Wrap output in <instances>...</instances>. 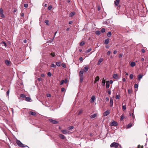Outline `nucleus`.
<instances>
[{
    "label": "nucleus",
    "mask_w": 148,
    "mask_h": 148,
    "mask_svg": "<svg viewBox=\"0 0 148 148\" xmlns=\"http://www.w3.org/2000/svg\"><path fill=\"white\" fill-rule=\"evenodd\" d=\"M111 147H114L115 148H121V146L119 144L115 142L112 143L110 145Z\"/></svg>",
    "instance_id": "1"
},
{
    "label": "nucleus",
    "mask_w": 148,
    "mask_h": 148,
    "mask_svg": "<svg viewBox=\"0 0 148 148\" xmlns=\"http://www.w3.org/2000/svg\"><path fill=\"white\" fill-rule=\"evenodd\" d=\"M16 143L19 146V147H28L26 145H24L23 144L20 140H17L16 141Z\"/></svg>",
    "instance_id": "2"
},
{
    "label": "nucleus",
    "mask_w": 148,
    "mask_h": 148,
    "mask_svg": "<svg viewBox=\"0 0 148 148\" xmlns=\"http://www.w3.org/2000/svg\"><path fill=\"white\" fill-rule=\"evenodd\" d=\"M0 15L1 17L2 18H4L5 17V16L3 14V10L1 8H0Z\"/></svg>",
    "instance_id": "3"
},
{
    "label": "nucleus",
    "mask_w": 148,
    "mask_h": 148,
    "mask_svg": "<svg viewBox=\"0 0 148 148\" xmlns=\"http://www.w3.org/2000/svg\"><path fill=\"white\" fill-rule=\"evenodd\" d=\"M118 125L117 123L115 121H112L110 124V125L111 126H117Z\"/></svg>",
    "instance_id": "4"
},
{
    "label": "nucleus",
    "mask_w": 148,
    "mask_h": 148,
    "mask_svg": "<svg viewBox=\"0 0 148 148\" xmlns=\"http://www.w3.org/2000/svg\"><path fill=\"white\" fill-rule=\"evenodd\" d=\"M49 121L51 123L53 124H56L58 123V122L55 120H53L52 119H49Z\"/></svg>",
    "instance_id": "5"
},
{
    "label": "nucleus",
    "mask_w": 148,
    "mask_h": 148,
    "mask_svg": "<svg viewBox=\"0 0 148 148\" xmlns=\"http://www.w3.org/2000/svg\"><path fill=\"white\" fill-rule=\"evenodd\" d=\"M95 99V97L94 95L92 96L90 99V102L91 103H93Z\"/></svg>",
    "instance_id": "6"
},
{
    "label": "nucleus",
    "mask_w": 148,
    "mask_h": 148,
    "mask_svg": "<svg viewBox=\"0 0 148 148\" xmlns=\"http://www.w3.org/2000/svg\"><path fill=\"white\" fill-rule=\"evenodd\" d=\"M110 112L109 110H107L105 112L103 113V116H107L109 114Z\"/></svg>",
    "instance_id": "7"
},
{
    "label": "nucleus",
    "mask_w": 148,
    "mask_h": 148,
    "mask_svg": "<svg viewBox=\"0 0 148 148\" xmlns=\"http://www.w3.org/2000/svg\"><path fill=\"white\" fill-rule=\"evenodd\" d=\"M120 0H116L114 1V4L115 6H117L119 3Z\"/></svg>",
    "instance_id": "8"
},
{
    "label": "nucleus",
    "mask_w": 148,
    "mask_h": 148,
    "mask_svg": "<svg viewBox=\"0 0 148 148\" xmlns=\"http://www.w3.org/2000/svg\"><path fill=\"white\" fill-rule=\"evenodd\" d=\"M113 105V100L112 98H111L110 99V107H112Z\"/></svg>",
    "instance_id": "9"
},
{
    "label": "nucleus",
    "mask_w": 148,
    "mask_h": 148,
    "mask_svg": "<svg viewBox=\"0 0 148 148\" xmlns=\"http://www.w3.org/2000/svg\"><path fill=\"white\" fill-rule=\"evenodd\" d=\"M29 114L33 115V116H35L36 115V113L35 112H32V111H30L29 112Z\"/></svg>",
    "instance_id": "10"
},
{
    "label": "nucleus",
    "mask_w": 148,
    "mask_h": 148,
    "mask_svg": "<svg viewBox=\"0 0 148 148\" xmlns=\"http://www.w3.org/2000/svg\"><path fill=\"white\" fill-rule=\"evenodd\" d=\"M113 78L115 79H117L118 78V75L117 74H114L113 75Z\"/></svg>",
    "instance_id": "11"
},
{
    "label": "nucleus",
    "mask_w": 148,
    "mask_h": 148,
    "mask_svg": "<svg viewBox=\"0 0 148 148\" xmlns=\"http://www.w3.org/2000/svg\"><path fill=\"white\" fill-rule=\"evenodd\" d=\"M59 136L60 138L63 139H65V136L62 134H59Z\"/></svg>",
    "instance_id": "12"
},
{
    "label": "nucleus",
    "mask_w": 148,
    "mask_h": 148,
    "mask_svg": "<svg viewBox=\"0 0 148 148\" xmlns=\"http://www.w3.org/2000/svg\"><path fill=\"white\" fill-rule=\"evenodd\" d=\"M61 132L63 134H67L69 132L66 130H62Z\"/></svg>",
    "instance_id": "13"
},
{
    "label": "nucleus",
    "mask_w": 148,
    "mask_h": 148,
    "mask_svg": "<svg viewBox=\"0 0 148 148\" xmlns=\"http://www.w3.org/2000/svg\"><path fill=\"white\" fill-rule=\"evenodd\" d=\"M97 116L96 114H94L90 116V119H93L95 117Z\"/></svg>",
    "instance_id": "14"
},
{
    "label": "nucleus",
    "mask_w": 148,
    "mask_h": 148,
    "mask_svg": "<svg viewBox=\"0 0 148 148\" xmlns=\"http://www.w3.org/2000/svg\"><path fill=\"white\" fill-rule=\"evenodd\" d=\"M79 76L80 77V82H82L83 81L84 78L83 75H80Z\"/></svg>",
    "instance_id": "15"
},
{
    "label": "nucleus",
    "mask_w": 148,
    "mask_h": 148,
    "mask_svg": "<svg viewBox=\"0 0 148 148\" xmlns=\"http://www.w3.org/2000/svg\"><path fill=\"white\" fill-rule=\"evenodd\" d=\"M103 59L102 58H100L99 61H98V65H99L103 61Z\"/></svg>",
    "instance_id": "16"
},
{
    "label": "nucleus",
    "mask_w": 148,
    "mask_h": 148,
    "mask_svg": "<svg viewBox=\"0 0 148 148\" xmlns=\"http://www.w3.org/2000/svg\"><path fill=\"white\" fill-rule=\"evenodd\" d=\"M109 42V38H108L106 39L105 41L104 44L106 45L108 44Z\"/></svg>",
    "instance_id": "17"
},
{
    "label": "nucleus",
    "mask_w": 148,
    "mask_h": 148,
    "mask_svg": "<svg viewBox=\"0 0 148 148\" xmlns=\"http://www.w3.org/2000/svg\"><path fill=\"white\" fill-rule=\"evenodd\" d=\"M5 64L8 65L10 64V62L8 60H5Z\"/></svg>",
    "instance_id": "18"
},
{
    "label": "nucleus",
    "mask_w": 148,
    "mask_h": 148,
    "mask_svg": "<svg viewBox=\"0 0 148 148\" xmlns=\"http://www.w3.org/2000/svg\"><path fill=\"white\" fill-rule=\"evenodd\" d=\"M31 100L30 98L29 97H26L25 98V100L27 101H29Z\"/></svg>",
    "instance_id": "19"
},
{
    "label": "nucleus",
    "mask_w": 148,
    "mask_h": 148,
    "mask_svg": "<svg viewBox=\"0 0 148 148\" xmlns=\"http://www.w3.org/2000/svg\"><path fill=\"white\" fill-rule=\"evenodd\" d=\"M130 65L131 66L133 67L135 66L136 64L134 62H131Z\"/></svg>",
    "instance_id": "20"
},
{
    "label": "nucleus",
    "mask_w": 148,
    "mask_h": 148,
    "mask_svg": "<svg viewBox=\"0 0 148 148\" xmlns=\"http://www.w3.org/2000/svg\"><path fill=\"white\" fill-rule=\"evenodd\" d=\"M105 84V80L104 78L102 79V84L103 86H104Z\"/></svg>",
    "instance_id": "21"
},
{
    "label": "nucleus",
    "mask_w": 148,
    "mask_h": 148,
    "mask_svg": "<svg viewBox=\"0 0 148 148\" xmlns=\"http://www.w3.org/2000/svg\"><path fill=\"white\" fill-rule=\"evenodd\" d=\"M88 70V68L87 66H85L84 68L83 71L85 72L87 71Z\"/></svg>",
    "instance_id": "22"
},
{
    "label": "nucleus",
    "mask_w": 148,
    "mask_h": 148,
    "mask_svg": "<svg viewBox=\"0 0 148 148\" xmlns=\"http://www.w3.org/2000/svg\"><path fill=\"white\" fill-rule=\"evenodd\" d=\"M143 75H141V74H139L138 75V79L139 80H140V79L142 77Z\"/></svg>",
    "instance_id": "23"
},
{
    "label": "nucleus",
    "mask_w": 148,
    "mask_h": 148,
    "mask_svg": "<svg viewBox=\"0 0 148 148\" xmlns=\"http://www.w3.org/2000/svg\"><path fill=\"white\" fill-rule=\"evenodd\" d=\"M75 13L74 12H72L69 14V16L73 17L75 14Z\"/></svg>",
    "instance_id": "24"
},
{
    "label": "nucleus",
    "mask_w": 148,
    "mask_h": 148,
    "mask_svg": "<svg viewBox=\"0 0 148 148\" xmlns=\"http://www.w3.org/2000/svg\"><path fill=\"white\" fill-rule=\"evenodd\" d=\"M99 79V77L98 76H97L96 77L95 79L94 82L95 83L97 82L98 81Z\"/></svg>",
    "instance_id": "25"
},
{
    "label": "nucleus",
    "mask_w": 148,
    "mask_h": 148,
    "mask_svg": "<svg viewBox=\"0 0 148 148\" xmlns=\"http://www.w3.org/2000/svg\"><path fill=\"white\" fill-rule=\"evenodd\" d=\"M109 81H107L106 82V87L107 88H108L109 87Z\"/></svg>",
    "instance_id": "26"
},
{
    "label": "nucleus",
    "mask_w": 148,
    "mask_h": 148,
    "mask_svg": "<svg viewBox=\"0 0 148 148\" xmlns=\"http://www.w3.org/2000/svg\"><path fill=\"white\" fill-rule=\"evenodd\" d=\"M107 36L108 37H110L111 36V33L110 32H108L107 34Z\"/></svg>",
    "instance_id": "27"
},
{
    "label": "nucleus",
    "mask_w": 148,
    "mask_h": 148,
    "mask_svg": "<svg viewBox=\"0 0 148 148\" xmlns=\"http://www.w3.org/2000/svg\"><path fill=\"white\" fill-rule=\"evenodd\" d=\"M84 73V71L82 70H81L79 73V76L80 75H83V74Z\"/></svg>",
    "instance_id": "28"
},
{
    "label": "nucleus",
    "mask_w": 148,
    "mask_h": 148,
    "mask_svg": "<svg viewBox=\"0 0 148 148\" xmlns=\"http://www.w3.org/2000/svg\"><path fill=\"white\" fill-rule=\"evenodd\" d=\"M85 44V42L84 41H82L80 43V46H83Z\"/></svg>",
    "instance_id": "29"
},
{
    "label": "nucleus",
    "mask_w": 148,
    "mask_h": 148,
    "mask_svg": "<svg viewBox=\"0 0 148 148\" xmlns=\"http://www.w3.org/2000/svg\"><path fill=\"white\" fill-rule=\"evenodd\" d=\"M56 64L58 66H60L61 65V62H57L56 63Z\"/></svg>",
    "instance_id": "30"
},
{
    "label": "nucleus",
    "mask_w": 148,
    "mask_h": 148,
    "mask_svg": "<svg viewBox=\"0 0 148 148\" xmlns=\"http://www.w3.org/2000/svg\"><path fill=\"white\" fill-rule=\"evenodd\" d=\"M83 110H80L78 112V115H80L83 112Z\"/></svg>",
    "instance_id": "31"
},
{
    "label": "nucleus",
    "mask_w": 148,
    "mask_h": 148,
    "mask_svg": "<svg viewBox=\"0 0 148 148\" xmlns=\"http://www.w3.org/2000/svg\"><path fill=\"white\" fill-rule=\"evenodd\" d=\"M20 97H22V98H24V97L25 98V97H26L25 95L23 94H21L20 95Z\"/></svg>",
    "instance_id": "32"
},
{
    "label": "nucleus",
    "mask_w": 148,
    "mask_h": 148,
    "mask_svg": "<svg viewBox=\"0 0 148 148\" xmlns=\"http://www.w3.org/2000/svg\"><path fill=\"white\" fill-rule=\"evenodd\" d=\"M51 67H53V68H55L56 67V65H55L54 64H52L51 65Z\"/></svg>",
    "instance_id": "33"
},
{
    "label": "nucleus",
    "mask_w": 148,
    "mask_h": 148,
    "mask_svg": "<svg viewBox=\"0 0 148 148\" xmlns=\"http://www.w3.org/2000/svg\"><path fill=\"white\" fill-rule=\"evenodd\" d=\"M124 118V116L123 114H122L120 118V120L121 121H122Z\"/></svg>",
    "instance_id": "34"
},
{
    "label": "nucleus",
    "mask_w": 148,
    "mask_h": 148,
    "mask_svg": "<svg viewBox=\"0 0 148 148\" xmlns=\"http://www.w3.org/2000/svg\"><path fill=\"white\" fill-rule=\"evenodd\" d=\"M96 33L97 35H99L100 33V32L99 31H97L96 32Z\"/></svg>",
    "instance_id": "35"
},
{
    "label": "nucleus",
    "mask_w": 148,
    "mask_h": 148,
    "mask_svg": "<svg viewBox=\"0 0 148 148\" xmlns=\"http://www.w3.org/2000/svg\"><path fill=\"white\" fill-rule=\"evenodd\" d=\"M49 21L48 20H46L45 21V23H46V24H47V25H49Z\"/></svg>",
    "instance_id": "36"
},
{
    "label": "nucleus",
    "mask_w": 148,
    "mask_h": 148,
    "mask_svg": "<svg viewBox=\"0 0 148 148\" xmlns=\"http://www.w3.org/2000/svg\"><path fill=\"white\" fill-rule=\"evenodd\" d=\"M1 44H3V45L5 46V47H6L7 46V44L4 41H3L1 43Z\"/></svg>",
    "instance_id": "37"
},
{
    "label": "nucleus",
    "mask_w": 148,
    "mask_h": 148,
    "mask_svg": "<svg viewBox=\"0 0 148 148\" xmlns=\"http://www.w3.org/2000/svg\"><path fill=\"white\" fill-rule=\"evenodd\" d=\"M105 30H106L105 28H102L101 30V32L102 33H104L105 32Z\"/></svg>",
    "instance_id": "38"
},
{
    "label": "nucleus",
    "mask_w": 148,
    "mask_h": 148,
    "mask_svg": "<svg viewBox=\"0 0 148 148\" xmlns=\"http://www.w3.org/2000/svg\"><path fill=\"white\" fill-rule=\"evenodd\" d=\"M138 84H134V88H138Z\"/></svg>",
    "instance_id": "39"
},
{
    "label": "nucleus",
    "mask_w": 148,
    "mask_h": 148,
    "mask_svg": "<svg viewBox=\"0 0 148 148\" xmlns=\"http://www.w3.org/2000/svg\"><path fill=\"white\" fill-rule=\"evenodd\" d=\"M64 83V80H62L60 82V85H62Z\"/></svg>",
    "instance_id": "40"
},
{
    "label": "nucleus",
    "mask_w": 148,
    "mask_h": 148,
    "mask_svg": "<svg viewBox=\"0 0 148 148\" xmlns=\"http://www.w3.org/2000/svg\"><path fill=\"white\" fill-rule=\"evenodd\" d=\"M92 50V49L91 48H90L88 49L86 51V53H88L89 52H90Z\"/></svg>",
    "instance_id": "41"
},
{
    "label": "nucleus",
    "mask_w": 148,
    "mask_h": 148,
    "mask_svg": "<svg viewBox=\"0 0 148 148\" xmlns=\"http://www.w3.org/2000/svg\"><path fill=\"white\" fill-rule=\"evenodd\" d=\"M50 55L53 57H54L55 56V54L54 53H51Z\"/></svg>",
    "instance_id": "42"
},
{
    "label": "nucleus",
    "mask_w": 148,
    "mask_h": 148,
    "mask_svg": "<svg viewBox=\"0 0 148 148\" xmlns=\"http://www.w3.org/2000/svg\"><path fill=\"white\" fill-rule=\"evenodd\" d=\"M122 109L123 110H125L126 109V106H122Z\"/></svg>",
    "instance_id": "43"
},
{
    "label": "nucleus",
    "mask_w": 148,
    "mask_h": 148,
    "mask_svg": "<svg viewBox=\"0 0 148 148\" xmlns=\"http://www.w3.org/2000/svg\"><path fill=\"white\" fill-rule=\"evenodd\" d=\"M132 125L130 123L128 124L127 127L128 128H130L132 126Z\"/></svg>",
    "instance_id": "44"
},
{
    "label": "nucleus",
    "mask_w": 148,
    "mask_h": 148,
    "mask_svg": "<svg viewBox=\"0 0 148 148\" xmlns=\"http://www.w3.org/2000/svg\"><path fill=\"white\" fill-rule=\"evenodd\" d=\"M47 75L49 77H51V72H49L47 73Z\"/></svg>",
    "instance_id": "45"
},
{
    "label": "nucleus",
    "mask_w": 148,
    "mask_h": 148,
    "mask_svg": "<svg viewBox=\"0 0 148 148\" xmlns=\"http://www.w3.org/2000/svg\"><path fill=\"white\" fill-rule=\"evenodd\" d=\"M52 8V7L51 5L49 6L48 7V9L49 10H51Z\"/></svg>",
    "instance_id": "46"
},
{
    "label": "nucleus",
    "mask_w": 148,
    "mask_h": 148,
    "mask_svg": "<svg viewBox=\"0 0 148 148\" xmlns=\"http://www.w3.org/2000/svg\"><path fill=\"white\" fill-rule=\"evenodd\" d=\"M115 98L116 99H119L120 98V96L119 95H116Z\"/></svg>",
    "instance_id": "47"
},
{
    "label": "nucleus",
    "mask_w": 148,
    "mask_h": 148,
    "mask_svg": "<svg viewBox=\"0 0 148 148\" xmlns=\"http://www.w3.org/2000/svg\"><path fill=\"white\" fill-rule=\"evenodd\" d=\"M28 5L27 4L25 3L24 5V6L26 8H27L28 7Z\"/></svg>",
    "instance_id": "48"
},
{
    "label": "nucleus",
    "mask_w": 148,
    "mask_h": 148,
    "mask_svg": "<svg viewBox=\"0 0 148 148\" xmlns=\"http://www.w3.org/2000/svg\"><path fill=\"white\" fill-rule=\"evenodd\" d=\"M133 75L132 74H130V78L131 79H132L133 78Z\"/></svg>",
    "instance_id": "49"
},
{
    "label": "nucleus",
    "mask_w": 148,
    "mask_h": 148,
    "mask_svg": "<svg viewBox=\"0 0 148 148\" xmlns=\"http://www.w3.org/2000/svg\"><path fill=\"white\" fill-rule=\"evenodd\" d=\"M10 91L9 90H8L6 92V94L7 96H8L9 94Z\"/></svg>",
    "instance_id": "50"
},
{
    "label": "nucleus",
    "mask_w": 148,
    "mask_h": 148,
    "mask_svg": "<svg viewBox=\"0 0 148 148\" xmlns=\"http://www.w3.org/2000/svg\"><path fill=\"white\" fill-rule=\"evenodd\" d=\"M69 130H72L73 128V126H70L69 127Z\"/></svg>",
    "instance_id": "51"
},
{
    "label": "nucleus",
    "mask_w": 148,
    "mask_h": 148,
    "mask_svg": "<svg viewBox=\"0 0 148 148\" xmlns=\"http://www.w3.org/2000/svg\"><path fill=\"white\" fill-rule=\"evenodd\" d=\"M65 90V88H62L61 89V91L62 92H63Z\"/></svg>",
    "instance_id": "52"
},
{
    "label": "nucleus",
    "mask_w": 148,
    "mask_h": 148,
    "mask_svg": "<svg viewBox=\"0 0 148 148\" xmlns=\"http://www.w3.org/2000/svg\"><path fill=\"white\" fill-rule=\"evenodd\" d=\"M110 53H111V52L110 51H108L107 53V55H109V56L110 55Z\"/></svg>",
    "instance_id": "53"
},
{
    "label": "nucleus",
    "mask_w": 148,
    "mask_h": 148,
    "mask_svg": "<svg viewBox=\"0 0 148 148\" xmlns=\"http://www.w3.org/2000/svg\"><path fill=\"white\" fill-rule=\"evenodd\" d=\"M62 67L65 68L66 67V65L64 64H62Z\"/></svg>",
    "instance_id": "54"
},
{
    "label": "nucleus",
    "mask_w": 148,
    "mask_h": 148,
    "mask_svg": "<svg viewBox=\"0 0 148 148\" xmlns=\"http://www.w3.org/2000/svg\"><path fill=\"white\" fill-rule=\"evenodd\" d=\"M122 56H123V54H120L119 56V57L120 58L122 57Z\"/></svg>",
    "instance_id": "55"
},
{
    "label": "nucleus",
    "mask_w": 148,
    "mask_h": 148,
    "mask_svg": "<svg viewBox=\"0 0 148 148\" xmlns=\"http://www.w3.org/2000/svg\"><path fill=\"white\" fill-rule=\"evenodd\" d=\"M117 52V51L116 50H114V52H113V53L114 54H116Z\"/></svg>",
    "instance_id": "56"
},
{
    "label": "nucleus",
    "mask_w": 148,
    "mask_h": 148,
    "mask_svg": "<svg viewBox=\"0 0 148 148\" xmlns=\"http://www.w3.org/2000/svg\"><path fill=\"white\" fill-rule=\"evenodd\" d=\"M64 80V83H66L67 82V79H65Z\"/></svg>",
    "instance_id": "57"
},
{
    "label": "nucleus",
    "mask_w": 148,
    "mask_h": 148,
    "mask_svg": "<svg viewBox=\"0 0 148 148\" xmlns=\"http://www.w3.org/2000/svg\"><path fill=\"white\" fill-rule=\"evenodd\" d=\"M38 79L39 81H41L42 80V78H38Z\"/></svg>",
    "instance_id": "58"
},
{
    "label": "nucleus",
    "mask_w": 148,
    "mask_h": 148,
    "mask_svg": "<svg viewBox=\"0 0 148 148\" xmlns=\"http://www.w3.org/2000/svg\"><path fill=\"white\" fill-rule=\"evenodd\" d=\"M106 101H109V98L108 97H106Z\"/></svg>",
    "instance_id": "59"
},
{
    "label": "nucleus",
    "mask_w": 148,
    "mask_h": 148,
    "mask_svg": "<svg viewBox=\"0 0 148 148\" xmlns=\"http://www.w3.org/2000/svg\"><path fill=\"white\" fill-rule=\"evenodd\" d=\"M140 145H138V148H143V146H142L141 148L140 147Z\"/></svg>",
    "instance_id": "60"
},
{
    "label": "nucleus",
    "mask_w": 148,
    "mask_h": 148,
    "mask_svg": "<svg viewBox=\"0 0 148 148\" xmlns=\"http://www.w3.org/2000/svg\"><path fill=\"white\" fill-rule=\"evenodd\" d=\"M141 51H142V53H144V52H145V50H144V49H141Z\"/></svg>",
    "instance_id": "61"
},
{
    "label": "nucleus",
    "mask_w": 148,
    "mask_h": 148,
    "mask_svg": "<svg viewBox=\"0 0 148 148\" xmlns=\"http://www.w3.org/2000/svg\"><path fill=\"white\" fill-rule=\"evenodd\" d=\"M108 94H109V95H110L111 94V91H110V90H108Z\"/></svg>",
    "instance_id": "62"
},
{
    "label": "nucleus",
    "mask_w": 148,
    "mask_h": 148,
    "mask_svg": "<svg viewBox=\"0 0 148 148\" xmlns=\"http://www.w3.org/2000/svg\"><path fill=\"white\" fill-rule=\"evenodd\" d=\"M47 96L48 97H51V95L50 94H48L47 95Z\"/></svg>",
    "instance_id": "63"
},
{
    "label": "nucleus",
    "mask_w": 148,
    "mask_h": 148,
    "mask_svg": "<svg viewBox=\"0 0 148 148\" xmlns=\"http://www.w3.org/2000/svg\"><path fill=\"white\" fill-rule=\"evenodd\" d=\"M79 60L81 61H82L83 60V58L82 57H80L79 59Z\"/></svg>",
    "instance_id": "64"
}]
</instances>
